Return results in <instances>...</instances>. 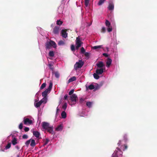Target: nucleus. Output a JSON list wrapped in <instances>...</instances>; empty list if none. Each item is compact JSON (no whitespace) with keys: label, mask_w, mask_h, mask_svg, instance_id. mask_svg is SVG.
I'll return each instance as SVG.
<instances>
[{"label":"nucleus","mask_w":157,"mask_h":157,"mask_svg":"<svg viewBox=\"0 0 157 157\" xmlns=\"http://www.w3.org/2000/svg\"><path fill=\"white\" fill-rule=\"evenodd\" d=\"M82 42L81 41L80 39L77 37L76 40V49H78V48L81 46Z\"/></svg>","instance_id":"6e6552de"},{"label":"nucleus","mask_w":157,"mask_h":157,"mask_svg":"<svg viewBox=\"0 0 157 157\" xmlns=\"http://www.w3.org/2000/svg\"><path fill=\"white\" fill-rule=\"evenodd\" d=\"M11 146V143H8L5 148H1V151H5L6 150L9 149Z\"/></svg>","instance_id":"4468645a"},{"label":"nucleus","mask_w":157,"mask_h":157,"mask_svg":"<svg viewBox=\"0 0 157 157\" xmlns=\"http://www.w3.org/2000/svg\"><path fill=\"white\" fill-rule=\"evenodd\" d=\"M22 138L24 139H27L28 138V136L26 134H24L22 136Z\"/></svg>","instance_id":"49530a36"},{"label":"nucleus","mask_w":157,"mask_h":157,"mask_svg":"<svg viewBox=\"0 0 157 157\" xmlns=\"http://www.w3.org/2000/svg\"><path fill=\"white\" fill-rule=\"evenodd\" d=\"M68 1H69V0H68Z\"/></svg>","instance_id":"e2e57ef3"},{"label":"nucleus","mask_w":157,"mask_h":157,"mask_svg":"<svg viewBox=\"0 0 157 157\" xmlns=\"http://www.w3.org/2000/svg\"><path fill=\"white\" fill-rule=\"evenodd\" d=\"M49 142V140L48 139H46V141L44 143V145H46L48 143V142Z\"/></svg>","instance_id":"de8ad7c7"},{"label":"nucleus","mask_w":157,"mask_h":157,"mask_svg":"<svg viewBox=\"0 0 157 157\" xmlns=\"http://www.w3.org/2000/svg\"><path fill=\"white\" fill-rule=\"evenodd\" d=\"M10 137H12V140L11 143L13 145H16L18 143V141L17 138L14 137L13 135H12L11 134L9 136L7 137V138Z\"/></svg>","instance_id":"0eeeda50"},{"label":"nucleus","mask_w":157,"mask_h":157,"mask_svg":"<svg viewBox=\"0 0 157 157\" xmlns=\"http://www.w3.org/2000/svg\"><path fill=\"white\" fill-rule=\"evenodd\" d=\"M106 67L109 68L112 64V59L109 57H108L106 60Z\"/></svg>","instance_id":"9d476101"},{"label":"nucleus","mask_w":157,"mask_h":157,"mask_svg":"<svg viewBox=\"0 0 157 157\" xmlns=\"http://www.w3.org/2000/svg\"><path fill=\"white\" fill-rule=\"evenodd\" d=\"M19 128L20 129H21L23 128V124L21 123L19 125Z\"/></svg>","instance_id":"8fccbe9b"},{"label":"nucleus","mask_w":157,"mask_h":157,"mask_svg":"<svg viewBox=\"0 0 157 157\" xmlns=\"http://www.w3.org/2000/svg\"><path fill=\"white\" fill-rule=\"evenodd\" d=\"M63 128V126L62 124L59 125L55 128L56 131H60L62 130Z\"/></svg>","instance_id":"f3484780"},{"label":"nucleus","mask_w":157,"mask_h":157,"mask_svg":"<svg viewBox=\"0 0 157 157\" xmlns=\"http://www.w3.org/2000/svg\"><path fill=\"white\" fill-rule=\"evenodd\" d=\"M92 102L90 101H88L86 103V105L88 107L90 108L91 107Z\"/></svg>","instance_id":"72a5a7b5"},{"label":"nucleus","mask_w":157,"mask_h":157,"mask_svg":"<svg viewBox=\"0 0 157 157\" xmlns=\"http://www.w3.org/2000/svg\"><path fill=\"white\" fill-rule=\"evenodd\" d=\"M52 86V83L50 82L49 83V86L48 88L46 89L42 93V96L44 97H47V94L48 92H49L51 90Z\"/></svg>","instance_id":"39448f33"},{"label":"nucleus","mask_w":157,"mask_h":157,"mask_svg":"<svg viewBox=\"0 0 157 157\" xmlns=\"http://www.w3.org/2000/svg\"><path fill=\"white\" fill-rule=\"evenodd\" d=\"M81 52L82 54H84L85 52V50L83 47H82L81 49Z\"/></svg>","instance_id":"c03bdc74"},{"label":"nucleus","mask_w":157,"mask_h":157,"mask_svg":"<svg viewBox=\"0 0 157 157\" xmlns=\"http://www.w3.org/2000/svg\"><path fill=\"white\" fill-rule=\"evenodd\" d=\"M33 135L35 136L36 138H40V133L38 131H33Z\"/></svg>","instance_id":"412c9836"},{"label":"nucleus","mask_w":157,"mask_h":157,"mask_svg":"<svg viewBox=\"0 0 157 157\" xmlns=\"http://www.w3.org/2000/svg\"><path fill=\"white\" fill-rule=\"evenodd\" d=\"M84 62L82 60H79L78 62H76L75 64L74 67L75 69L77 71L78 69L81 68L83 66Z\"/></svg>","instance_id":"423d86ee"},{"label":"nucleus","mask_w":157,"mask_h":157,"mask_svg":"<svg viewBox=\"0 0 157 157\" xmlns=\"http://www.w3.org/2000/svg\"><path fill=\"white\" fill-rule=\"evenodd\" d=\"M15 147L17 150L19 149L20 148L18 146H16Z\"/></svg>","instance_id":"6e6d98bb"},{"label":"nucleus","mask_w":157,"mask_h":157,"mask_svg":"<svg viewBox=\"0 0 157 157\" xmlns=\"http://www.w3.org/2000/svg\"><path fill=\"white\" fill-rule=\"evenodd\" d=\"M99 74H97L96 72V73H94L93 74V76L94 78L96 79H98L99 78Z\"/></svg>","instance_id":"c756f323"},{"label":"nucleus","mask_w":157,"mask_h":157,"mask_svg":"<svg viewBox=\"0 0 157 157\" xmlns=\"http://www.w3.org/2000/svg\"><path fill=\"white\" fill-rule=\"evenodd\" d=\"M85 56L86 57V59H88L90 57V53L88 52H86L84 53Z\"/></svg>","instance_id":"f704fd0d"},{"label":"nucleus","mask_w":157,"mask_h":157,"mask_svg":"<svg viewBox=\"0 0 157 157\" xmlns=\"http://www.w3.org/2000/svg\"><path fill=\"white\" fill-rule=\"evenodd\" d=\"M122 153L123 152L120 148L117 147L112 154V157H121Z\"/></svg>","instance_id":"20e7f679"},{"label":"nucleus","mask_w":157,"mask_h":157,"mask_svg":"<svg viewBox=\"0 0 157 157\" xmlns=\"http://www.w3.org/2000/svg\"><path fill=\"white\" fill-rule=\"evenodd\" d=\"M106 31V29L104 27H102L101 29V32L103 33H105Z\"/></svg>","instance_id":"a19ab883"},{"label":"nucleus","mask_w":157,"mask_h":157,"mask_svg":"<svg viewBox=\"0 0 157 157\" xmlns=\"http://www.w3.org/2000/svg\"><path fill=\"white\" fill-rule=\"evenodd\" d=\"M31 140V139H30L29 140H28L25 143V144L27 147H28L30 143Z\"/></svg>","instance_id":"79ce46f5"},{"label":"nucleus","mask_w":157,"mask_h":157,"mask_svg":"<svg viewBox=\"0 0 157 157\" xmlns=\"http://www.w3.org/2000/svg\"><path fill=\"white\" fill-rule=\"evenodd\" d=\"M65 44V42L64 41L62 40H60L58 42V44L59 46H61L64 45Z\"/></svg>","instance_id":"2f4dec72"},{"label":"nucleus","mask_w":157,"mask_h":157,"mask_svg":"<svg viewBox=\"0 0 157 157\" xmlns=\"http://www.w3.org/2000/svg\"><path fill=\"white\" fill-rule=\"evenodd\" d=\"M17 157H19V155H17Z\"/></svg>","instance_id":"680f3d73"},{"label":"nucleus","mask_w":157,"mask_h":157,"mask_svg":"<svg viewBox=\"0 0 157 157\" xmlns=\"http://www.w3.org/2000/svg\"><path fill=\"white\" fill-rule=\"evenodd\" d=\"M105 0H100L99 1L98 4L99 6L102 5L105 2Z\"/></svg>","instance_id":"c9c22d12"},{"label":"nucleus","mask_w":157,"mask_h":157,"mask_svg":"<svg viewBox=\"0 0 157 157\" xmlns=\"http://www.w3.org/2000/svg\"><path fill=\"white\" fill-rule=\"evenodd\" d=\"M86 87L87 89H89L90 90H93L95 88L94 86L92 84L88 86H87L86 85Z\"/></svg>","instance_id":"bb28decb"},{"label":"nucleus","mask_w":157,"mask_h":157,"mask_svg":"<svg viewBox=\"0 0 157 157\" xmlns=\"http://www.w3.org/2000/svg\"><path fill=\"white\" fill-rule=\"evenodd\" d=\"M38 95V93H36V96L37 97V96Z\"/></svg>","instance_id":"bf43d9fd"},{"label":"nucleus","mask_w":157,"mask_h":157,"mask_svg":"<svg viewBox=\"0 0 157 157\" xmlns=\"http://www.w3.org/2000/svg\"><path fill=\"white\" fill-rule=\"evenodd\" d=\"M61 116L63 118H65L67 116L66 113L64 111L62 112L61 113Z\"/></svg>","instance_id":"c85d7f7f"},{"label":"nucleus","mask_w":157,"mask_h":157,"mask_svg":"<svg viewBox=\"0 0 157 157\" xmlns=\"http://www.w3.org/2000/svg\"><path fill=\"white\" fill-rule=\"evenodd\" d=\"M36 142L35 140L33 139H31L30 142V146L32 147H34L36 145Z\"/></svg>","instance_id":"b1692460"},{"label":"nucleus","mask_w":157,"mask_h":157,"mask_svg":"<svg viewBox=\"0 0 157 157\" xmlns=\"http://www.w3.org/2000/svg\"><path fill=\"white\" fill-rule=\"evenodd\" d=\"M55 52L52 51H50L48 53V55L49 56L53 57L54 56Z\"/></svg>","instance_id":"cd10ccee"},{"label":"nucleus","mask_w":157,"mask_h":157,"mask_svg":"<svg viewBox=\"0 0 157 157\" xmlns=\"http://www.w3.org/2000/svg\"><path fill=\"white\" fill-rule=\"evenodd\" d=\"M127 140V135L125 134L124 136V140H119L117 144L118 146L120 147L121 149L124 151L127 148V146L125 144Z\"/></svg>","instance_id":"f257e3e1"},{"label":"nucleus","mask_w":157,"mask_h":157,"mask_svg":"<svg viewBox=\"0 0 157 157\" xmlns=\"http://www.w3.org/2000/svg\"><path fill=\"white\" fill-rule=\"evenodd\" d=\"M102 55L106 57H108L109 56V55L106 53H103Z\"/></svg>","instance_id":"09e8293b"},{"label":"nucleus","mask_w":157,"mask_h":157,"mask_svg":"<svg viewBox=\"0 0 157 157\" xmlns=\"http://www.w3.org/2000/svg\"><path fill=\"white\" fill-rule=\"evenodd\" d=\"M106 48L107 50V51H109V48L108 47H106Z\"/></svg>","instance_id":"052dcab7"},{"label":"nucleus","mask_w":157,"mask_h":157,"mask_svg":"<svg viewBox=\"0 0 157 157\" xmlns=\"http://www.w3.org/2000/svg\"><path fill=\"white\" fill-rule=\"evenodd\" d=\"M107 27V31L109 32H110L112 31V28L111 26H110L109 27Z\"/></svg>","instance_id":"37998d69"},{"label":"nucleus","mask_w":157,"mask_h":157,"mask_svg":"<svg viewBox=\"0 0 157 157\" xmlns=\"http://www.w3.org/2000/svg\"><path fill=\"white\" fill-rule=\"evenodd\" d=\"M49 126V123L46 122H43L42 123V128L46 130Z\"/></svg>","instance_id":"dca6fc26"},{"label":"nucleus","mask_w":157,"mask_h":157,"mask_svg":"<svg viewBox=\"0 0 157 157\" xmlns=\"http://www.w3.org/2000/svg\"><path fill=\"white\" fill-rule=\"evenodd\" d=\"M68 97V96L67 95H65L64 97V100H66L67 99V98Z\"/></svg>","instance_id":"864d4df0"},{"label":"nucleus","mask_w":157,"mask_h":157,"mask_svg":"<svg viewBox=\"0 0 157 157\" xmlns=\"http://www.w3.org/2000/svg\"><path fill=\"white\" fill-rule=\"evenodd\" d=\"M37 29L38 30H40L41 29V28L40 27H37Z\"/></svg>","instance_id":"4d7b16f0"},{"label":"nucleus","mask_w":157,"mask_h":157,"mask_svg":"<svg viewBox=\"0 0 157 157\" xmlns=\"http://www.w3.org/2000/svg\"><path fill=\"white\" fill-rule=\"evenodd\" d=\"M59 27L56 26L54 28L53 32L55 34H58L59 32Z\"/></svg>","instance_id":"aec40b11"},{"label":"nucleus","mask_w":157,"mask_h":157,"mask_svg":"<svg viewBox=\"0 0 157 157\" xmlns=\"http://www.w3.org/2000/svg\"><path fill=\"white\" fill-rule=\"evenodd\" d=\"M74 92V90L72 89L70 91H69V94L71 96V95L73 94V93Z\"/></svg>","instance_id":"a18cd8bd"},{"label":"nucleus","mask_w":157,"mask_h":157,"mask_svg":"<svg viewBox=\"0 0 157 157\" xmlns=\"http://www.w3.org/2000/svg\"><path fill=\"white\" fill-rule=\"evenodd\" d=\"M71 50L73 51H75V47L74 45H71Z\"/></svg>","instance_id":"3c124183"},{"label":"nucleus","mask_w":157,"mask_h":157,"mask_svg":"<svg viewBox=\"0 0 157 157\" xmlns=\"http://www.w3.org/2000/svg\"><path fill=\"white\" fill-rule=\"evenodd\" d=\"M96 65L98 67L100 68H103L104 67H105V65L102 61H99L97 64Z\"/></svg>","instance_id":"2eb2a0df"},{"label":"nucleus","mask_w":157,"mask_h":157,"mask_svg":"<svg viewBox=\"0 0 157 157\" xmlns=\"http://www.w3.org/2000/svg\"><path fill=\"white\" fill-rule=\"evenodd\" d=\"M62 109L64 110H65L67 108V104L66 102L64 103L62 105Z\"/></svg>","instance_id":"473e14b6"},{"label":"nucleus","mask_w":157,"mask_h":157,"mask_svg":"<svg viewBox=\"0 0 157 157\" xmlns=\"http://www.w3.org/2000/svg\"><path fill=\"white\" fill-rule=\"evenodd\" d=\"M38 100V98L37 99L35 100L34 105L35 107L36 108H38L40 107L41 104H42L40 101H37Z\"/></svg>","instance_id":"9b49d317"},{"label":"nucleus","mask_w":157,"mask_h":157,"mask_svg":"<svg viewBox=\"0 0 157 157\" xmlns=\"http://www.w3.org/2000/svg\"><path fill=\"white\" fill-rule=\"evenodd\" d=\"M90 0H85V5L86 7H87L89 3Z\"/></svg>","instance_id":"4c0bfd02"},{"label":"nucleus","mask_w":157,"mask_h":157,"mask_svg":"<svg viewBox=\"0 0 157 157\" xmlns=\"http://www.w3.org/2000/svg\"><path fill=\"white\" fill-rule=\"evenodd\" d=\"M114 8V5L113 3L112 2H109V5L108 7V9L111 11H113Z\"/></svg>","instance_id":"ddd939ff"},{"label":"nucleus","mask_w":157,"mask_h":157,"mask_svg":"<svg viewBox=\"0 0 157 157\" xmlns=\"http://www.w3.org/2000/svg\"><path fill=\"white\" fill-rule=\"evenodd\" d=\"M105 24L107 27H109L110 26V23L108 20H106L105 21Z\"/></svg>","instance_id":"7c9ffc66"},{"label":"nucleus","mask_w":157,"mask_h":157,"mask_svg":"<svg viewBox=\"0 0 157 157\" xmlns=\"http://www.w3.org/2000/svg\"><path fill=\"white\" fill-rule=\"evenodd\" d=\"M105 70V69L103 68H101L99 69H97L96 71V72L99 75H101L103 73Z\"/></svg>","instance_id":"a211bd4d"},{"label":"nucleus","mask_w":157,"mask_h":157,"mask_svg":"<svg viewBox=\"0 0 157 157\" xmlns=\"http://www.w3.org/2000/svg\"><path fill=\"white\" fill-rule=\"evenodd\" d=\"M103 45H98L92 47V48L93 49L96 50L97 49H99L100 48H103Z\"/></svg>","instance_id":"4be33fe9"},{"label":"nucleus","mask_w":157,"mask_h":157,"mask_svg":"<svg viewBox=\"0 0 157 157\" xmlns=\"http://www.w3.org/2000/svg\"><path fill=\"white\" fill-rule=\"evenodd\" d=\"M71 102L70 105L72 106L75 105L78 101V98L77 96L75 94H73L70 96Z\"/></svg>","instance_id":"7ed1b4c3"},{"label":"nucleus","mask_w":157,"mask_h":157,"mask_svg":"<svg viewBox=\"0 0 157 157\" xmlns=\"http://www.w3.org/2000/svg\"><path fill=\"white\" fill-rule=\"evenodd\" d=\"M59 110V109H58V107L57 108V112H58V111Z\"/></svg>","instance_id":"13d9d810"},{"label":"nucleus","mask_w":157,"mask_h":157,"mask_svg":"<svg viewBox=\"0 0 157 157\" xmlns=\"http://www.w3.org/2000/svg\"><path fill=\"white\" fill-rule=\"evenodd\" d=\"M61 34L63 37L66 38L67 36V33L65 29H63L61 31Z\"/></svg>","instance_id":"f8f14e48"},{"label":"nucleus","mask_w":157,"mask_h":157,"mask_svg":"<svg viewBox=\"0 0 157 157\" xmlns=\"http://www.w3.org/2000/svg\"><path fill=\"white\" fill-rule=\"evenodd\" d=\"M24 130L25 131V132H27L28 131H29V128L28 127H25V128H24Z\"/></svg>","instance_id":"603ef678"},{"label":"nucleus","mask_w":157,"mask_h":157,"mask_svg":"<svg viewBox=\"0 0 157 157\" xmlns=\"http://www.w3.org/2000/svg\"><path fill=\"white\" fill-rule=\"evenodd\" d=\"M46 86V83H43L42 85H41L40 87V89L42 90Z\"/></svg>","instance_id":"58836bf2"},{"label":"nucleus","mask_w":157,"mask_h":157,"mask_svg":"<svg viewBox=\"0 0 157 157\" xmlns=\"http://www.w3.org/2000/svg\"><path fill=\"white\" fill-rule=\"evenodd\" d=\"M24 124L26 125H29L33 123V121L28 118H24Z\"/></svg>","instance_id":"1a4fd4ad"},{"label":"nucleus","mask_w":157,"mask_h":157,"mask_svg":"<svg viewBox=\"0 0 157 157\" xmlns=\"http://www.w3.org/2000/svg\"><path fill=\"white\" fill-rule=\"evenodd\" d=\"M63 23V22L60 20H57L56 21V24L58 25H60Z\"/></svg>","instance_id":"e433bc0d"},{"label":"nucleus","mask_w":157,"mask_h":157,"mask_svg":"<svg viewBox=\"0 0 157 157\" xmlns=\"http://www.w3.org/2000/svg\"><path fill=\"white\" fill-rule=\"evenodd\" d=\"M53 126H49V127L46 130L52 134H54L55 133L53 131Z\"/></svg>","instance_id":"6ab92c4d"},{"label":"nucleus","mask_w":157,"mask_h":157,"mask_svg":"<svg viewBox=\"0 0 157 157\" xmlns=\"http://www.w3.org/2000/svg\"><path fill=\"white\" fill-rule=\"evenodd\" d=\"M46 49H50L52 47L54 48H56L57 45L55 42L52 40L47 41L45 44Z\"/></svg>","instance_id":"f03ea898"},{"label":"nucleus","mask_w":157,"mask_h":157,"mask_svg":"<svg viewBox=\"0 0 157 157\" xmlns=\"http://www.w3.org/2000/svg\"><path fill=\"white\" fill-rule=\"evenodd\" d=\"M48 66L49 67L50 69H52V68L51 67L52 66V64H50V63L48 65Z\"/></svg>","instance_id":"5fc2aeb1"},{"label":"nucleus","mask_w":157,"mask_h":157,"mask_svg":"<svg viewBox=\"0 0 157 157\" xmlns=\"http://www.w3.org/2000/svg\"><path fill=\"white\" fill-rule=\"evenodd\" d=\"M48 98L47 97H44L41 99L40 101L42 103L45 104L47 101Z\"/></svg>","instance_id":"5701e85b"},{"label":"nucleus","mask_w":157,"mask_h":157,"mask_svg":"<svg viewBox=\"0 0 157 157\" xmlns=\"http://www.w3.org/2000/svg\"><path fill=\"white\" fill-rule=\"evenodd\" d=\"M54 75H55V76L56 78H59V73L57 71H56L54 73Z\"/></svg>","instance_id":"ea45409f"},{"label":"nucleus","mask_w":157,"mask_h":157,"mask_svg":"<svg viewBox=\"0 0 157 157\" xmlns=\"http://www.w3.org/2000/svg\"><path fill=\"white\" fill-rule=\"evenodd\" d=\"M76 78L75 76H73L70 78L68 80V82L69 83L71 82L75 81L76 80Z\"/></svg>","instance_id":"393cba45"},{"label":"nucleus","mask_w":157,"mask_h":157,"mask_svg":"<svg viewBox=\"0 0 157 157\" xmlns=\"http://www.w3.org/2000/svg\"><path fill=\"white\" fill-rule=\"evenodd\" d=\"M79 114L81 117H85L87 115V113L84 111H83Z\"/></svg>","instance_id":"a878e982"}]
</instances>
